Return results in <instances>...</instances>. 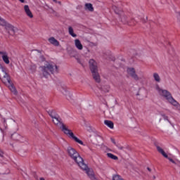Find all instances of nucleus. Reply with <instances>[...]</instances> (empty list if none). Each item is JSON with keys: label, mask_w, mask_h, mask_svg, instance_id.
<instances>
[{"label": "nucleus", "mask_w": 180, "mask_h": 180, "mask_svg": "<svg viewBox=\"0 0 180 180\" xmlns=\"http://www.w3.org/2000/svg\"><path fill=\"white\" fill-rule=\"evenodd\" d=\"M11 139L12 140H14V141H23V137L22 135L18 134V133H14L11 135Z\"/></svg>", "instance_id": "9d476101"}, {"label": "nucleus", "mask_w": 180, "mask_h": 180, "mask_svg": "<svg viewBox=\"0 0 180 180\" xmlns=\"http://www.w3.org/2000/svg\"><path fill=\"white\" fill-rule=\"evenodd\" d=\"M68 30L69 34H70V36H72V37H77V34L74 33V29H72V27H69Z\"/></svg>", "instance_id": "5701e85b"}, {"label": "nucleus", "mask_w": 180, "mask_h": 180, "mask_svg": "<svg viewBox=\"0 0 180 180\" xmlns=\"http://www.w3.org/2000/svg\"><path fill=\"white\" fill-rule=\"evenodd\" d=\"M0 79H1L4 84H11V77L8 73L4 74V75L0 76Z\"/></svg>", "instance_id": "1a4fd4ad"}, {"label": "nucleus", "mask_w": 180, "mask_h": 180, "mask_svg": "<svg viewBox=\"0 0 180 180\" xmlns=\"http://www.w3.org/2000/svg\"><path fill=\"white\" fill-rule=\"evenodd\" d=\"M30 70H32V72L36 71V65H34L31 66Z\"/></svg>", "instance_id": "c756f323"}, {"label": "nucleus", "mask_w": 180, "mask_h": 180, "mask_svg": "<svg viewBox=\"0 0 180 180\" xmlns=\"http://www.w3.org/2000/svg\"><path fill=\"white\" fill-rule=\"evenodd\" d=\"M116 146L120 149V150H123V146H120V144H117Z\"/></svg>", "instance_id": "2f4dec72"}, {"label": "nucleus", "mask_w": 180, "mask_h": 180, "mask_svg": "<svg viewBox=\"0 0 180 180\" xmlns=\"http://www.w3.org/2000/svg\"><path fill=\"white\" fill-rule=\"evenodd\" d=\"M83 169V171H86V174L88 175L91 180H98L96 179V177H95V173L94 172V170L88 168V166H86V169Z\"/></svg>", "instance_id": "0eeeda50"}, {"label": "nucleus", "mask_w": 180, "mask_h": 180, "mask_svg": "<svg viewBox=\"0 0 180 180\" xmlns=\"http://www.w3.org/2000/svg\"><path fill=\"white\" fill-rule=\"evenodd\" d=\"M89 67L91 71L92 77L96 82H101V75H99V72L98 70V63L94 59H90Z\"/></svg>", "instance_id": "39448f33"}, {"label": "nucleus", "mask_w": 180, "mask_h": 180, "mask_svg": "<svg viewBox=\"0 0 180 180\" xmlns=\"http://www.w3.org/2000/svg\"><path fill=\"white\" fill-rule=\"evenodd\" d=\"M49 41L53 46H59L60 44V42H58V41H57V39H56L54 37L49 38Z\"/></svg>", "instance_id": "6ab92c4d"}, {"label": "nucleus", "mask_w": 180, "mask_h": 180, "mask_svg": "<svg viewBox=\"0 0 180 180\" xmlns=\"http://www.w3.org/2000/svg\"><path fill=\"white\" fill-rule=\"evenodd\" d=\"M6 30H8V32L11 34H13L15 32H16L15 27L11 24H7V25H6Z\"/></svg>", "instance_id": "f8f14e48"}, {"label": "nucleus", "mask_w": 180, "mask_h": 180, "mask_svg": "<svg viewBox=\"0 0 180 180\" xmlns=\"http://www.w3.org/2000/svg\"><path fill=\"white\" fill-rule=\"evenodd\" d=\"M24 11L27 16H28V18H30V19H32L33 13L30 11V8H29L28 5L24 6Z\"/></svg>", "instance_id": "9b49d317"}, {"label": "nucleus", "mask_w": 180, "mask_h": 180, "mask_svg": "<svg viewBox=\"0 0 180 180\" xmlns=\"http://www.w3.org/2000/svg\"><path fill=\"white\" fill-rule=\"evenodd\" d=\"M60 91L63 95H70V91L65 86H61L60 88Z\"/></svg>", "instance_id": "2eb2a0df"}, {"label": "nucleus", "mask_w": 180, "mask_h": 180, "mask_svg": "<svg viewBox=\"0 0 180 180\" xmlns=\"http://www.w3.org/2000/svg\"><path fill=\"white\" fill-rule=\"evenodd\" d=\"M104 124L108 126V127H110V129H113V127H114L113 122H112L110 120H105Z\"/></svg>", "instance_id": "412c9836"}, {"label": "nucleus", "mask_w": 180, "mask_h": 180, "mask_svg": "<svg viewBox=\"0 0 180 180\" xmlns=\"http://www.w3.org/2000/svg\"><path fill=\"white\" fill-rule=\"evenodd\" d=\"M153 78L156 82H161V77H160L158 73H153Z\"/></svg>", "instance_id": "4be33fe9"}, {"label": "nucleus", "mask_w": 180, "mask_h": 180, "mask_svg": "<svg viewBox=\"0 0 180 180\" xmlns=\"http://www.w3.org/2000/svg\"><path fill=\"white\" fill-rule=\"evenodd\" d=\"M44 60H45L44 56H41L39 57V60L40 62H43V61H44Z\"/></svg>", "instance_id": "c85d7f7f"}, {"label": "nucleus", "mask_w": 180, "mask_h": 180, "mask_svg": "<svg viewBox=\"0 0 180 180\" xmlns=\"http://www.w3.org/2000/svg\"><path fill=\"white\" fill-rule=\"evenodd\" d=\"M85 11H89V12H94V6L91 3H86L84 5Z\"/></svg>", "instance_id": "4468645a"}, {"label": "nucleus", "mask_w": 180, "mask_h": 180, "mask_svg": "<svg viewBox=\"0 0 180 180\" xmlns=\"http://www.w3.org/2000/svg\"><path fill=\"white\" fill-rule=\"evenodd\" d=\"M22 4H25V0H19Z\"/></svg>", "instance_id": "f704fd0d"}, {"label": "nucleus", "mask_w": 180, "mask_h": 180, "mask_svg": "<svg viewBox=\"0 0 180 180\" xmlns=\"http://www.w3.org/2000/svg\"><path fill=\"white\" fill-rule=\"evenodd\" d=\"M107 156L108 157V158H111V160H115V161L119 160L117 156H116L112 153H107Z\"/></svg>", "instance_id": "b1692460"}, {"label": "nucleus", "mask_w": 180, "mask_h": 180, "mask_svg": "<svg viewBox=\"0 0 180 180\" xmlns=\"http://www.w3.org/2000/svg\"><path fill=\"white\" fill-rule=\"evenodd\" d=\"M153 179H155V176H153Z\"/></svg>", "instance_id": "ea45409f"}, {"label": "nucleus", "mask_w": 180, "mask_h": 180, "mask_svg": "<svg viewBox=\"0 0 180 180\" xmlns=\"http://www.w3.org/2000/svg\"><path fill=\"white\" fill-rule=\"evenodd\" d=\"M75 45L78 50H82V49H84V46H82V44H81V41H79V39L75 40Z\"/></svg>", "instance_id": "f3484780"}, {"label": "nucleus", "mask_w": 180, "mask_h": 180, "mask_svg": "<svg viewBox=\"0 0 180 180\" xmlns=\"http://www.w3.org/2000/svg\"><path fill=\"white\" fill-rule=\"evenodd\" d=\"M112 9L115 13H116V15H119V16H120L122 15V12H123L122 8H120L117 6H112Z\"/></svg>", "instance_id": "dca6fc26"}, {"label": "nucleus", "mask_w": 180, "mask_h": 180, "mask_svg": "<svg viewBox=\"0 0 180 180\" xmlns=\"http://www.w3.org/2000/svg\"><path fill=\"white\" fill-rule=\"evenodd\" d=\"M41 75L44 78H49L51 74L58 72V68L56 64L47 62L44 65L40 67Z\"/></svg>", "instance_id": "f03ea898"}, {"label": "nucleus", "mask_w": 180, "mask_h": 180, "mask_svg": "<svg viewBox=\"0 0 180 180\" xmlns=\"http://www.w3.org/2000/svg\"><path fill=\"white\" fill-rule=\"evenodd\" d=\"M10 89H11V92H13L14 94V95H18V91H16V89L15 87H13V86H11L10 87Z\"/></svg>", "instance_id": "bb28decb"}, {"label": "nucleus", "mask_w": 180, "mask_h": 180, "mask_svg": "<svg viewBox=\"0 0 180 180\" xmlns=\"http://www.w3.org/2000/svg\"><path fill=\"white\" fill-rule=\"evenodd\" d=\"M0 25H1V26H5V29L6 28V25H8V24L5 21V20H4L2 18H0Z\"/></svg>", "instance_id": "393cba45"}, {"label": "nucleus", "mask_w": 180, "mask_h": 180, "mask_svg": "<svg viewBox=\"0 0 180 180\" xmlns=\"http://www.w3.org/2000/svg\"><path fill=\"white\" fill-rule=\"evenodd\" d=\"M68 155L72 158V160H74L77 165L82 169H86V165L84 163V159H82L79 156V153L75 150L72 147L69 146L68 148Z\"/></svg>", "instance_id": "7ed1b4c3"}, {"label": "nucleus", "mask_w": 180, "mask_h": 180, "mask_svg": "<svg viewBox=\"0 0 180 180\" xmlns=\"http://www.w3.org/2000/svg\"><path fill=\"white\" fill-rule=\"evenodd\" d=\"M136 95H139V94L138 93Z\"/></svg>", "instance_id": "79ce46f5"}, {"label": "nucleus", "mask_w": 180, "mask_h": 180, "mask_svg": "<svg viewBox=\"0 0 180 180\" xmlns=\"http://www.w3.org/2000/svg\"><path fill=\"white\" fill-rule=\"evenodd\" d=\"M40 180H46V179H44V178L41 177V178H40Z\"/></svg>", "instance_id": "58836bf2"}, {"label": "nucleus", "mask_w": 180, "mask_h": 180, "mask_svg": "<svg viewBox=\"0 0 180 180\" xmlns=\"http://www.w3.org/2000/svg\"><path fill=\"white\" fill-rule=\"evenodd\" d=\"M57 4H59V5H61V1H58Z\"/></svg>", "instance_id": "4c0bfd02"}, {"label": "nucleus", "mask_w": 180, "mask_h": 180, "mask_svg": "<svg viewBox=\"0 0 180 180\" xmlns=\"http://www.w3.org/2000/svg\"><path fill=\"white\" fill-rule=\"evenodd\" d=\"M156 91L160 96H162L166 101H168L173 106H178V102L172 98V95L168 90L161 89L160 86L156 85Z\"/></svg>", "instance_id": "20e7f679"}, {"label": "nucleus", "mask_w": 180, "mask_h": 180, "mask_svg": "<svg viewBox=\"0 0 180 180\" xmlns=\"http://www.w3.org/2000/svg\"><path fill=\"white\" fill-rule=\"evenodd\" d=\"M49 115L53 119V123H54V124H56V126H57L58 127H60V129H61L62 131H63L65 134L72 139V140H75L76 143H78L82 146L84 145V142L79 140V139H78L77 136H75L74 133L71 130L68 129L67 127H65V124L63 123V120L61 119V117H60L59 115L56 114V112L53 111L49 112Z\"/></svg>", "instance_id": "f257e3e1"}, {"label": "nucleus", "mask_w": 180, "mask_h": 180, "mask_svg": "<svg viewBox=\"0 0 180 180\" xmlns=\"http://www.w3.org/2000/svg\"><path fill=\"white\" fill-rule=\"evenodd\" d=\"M110 89V86H109V85H103L101 87V90L102 91V92H103V94H106L109 92Z\"/></svg>", "instance_id": "aec40b11"}, {"label": "nucleus", "mask_w": 180, "mask_h": 180, "mask_svg": "<svg viewBox=\"0 0 180 180\" xmlns=\"http://www.w3.org/2000/svg\"><path fill=\"white\" fill-rule=\"evenodd\" d=\"M111 141L112 143H113V144H115V146H117V144H116V141H115L114 139H111Z\"/></svg>", "instance_id": "72a5a7b5"}, {"label": "nucleus", "mask_w": 180, "mask_h": 180, "mask_svg": "<svg viewBox=\"0 0 180 180\" xmlns=\"http://www.w3.org/2000/svg\"><path fill=\"white\" fill-rule=\"evenodd\" d=\"M161 116L163 117V119L165 120H167V122H169V123H171V121H169V120H168V116L165 115V114H162Z\"/></svg>", "instance_id": "cd10ccee"}, {"label": "nucleus", "mask_w": 180, "mask_h": 180, "mask_svg": "<svg viewBox=\"0 0 180 180\" xmlns=\"http://www.w3.org/2000/svg\"><path fill=\"white\" fill-rule=\"evenodd\" d=\"M128 75H130L135 81H139L140 77L136 74V70L134 68H128L127 70Z\"/></svg>", "instance_id": "423d86ee"}, {"label": "nucleus", "mask_w": 180, "mask_h": 180, "mask_svg": "<svg viewBox=\"0 0 180 180\" xmlns=\"http://www.w3.org/2000/svg\"><path fill=\"white\" fill-rule=\"evenodd\" d=\"M7 73H8V69H6V67L3 66L2 65H0V77Z\"/></svg>", "instance_id": "a211bd4d"}, {"label": "nucleus", "mask_w": 180, "mask_h": 180, "mask_svg": "<svg viewBox=\"0 0 180 180\" xmlns=\"http://www.w3.org/2000/svg\"><path fill=\"white\" fill-rule=\"evenodd\" d=\"M2 56V60L4 61L5 64H9V57L8 56V53L6 51H3V53H0Z\"/></svg>", "instance_id": "ddd939ff"}, {"label": "nucleus", "mask_w": 180, "mask_h": 180, "mask_svg": "<svg viewBox=\"0 0 180 180\" xmlns=\"http://www.w3.org/2000/svg\"><path fill=\"white\" fill-rule=\"evenodd\" d=\"M156 148H157V150L158 151V153L162 154V155H163V157H165V158H168L170 160V162H172V164H175V161H174V160H172V158L168 157V155H167V153H165V151H164L163 148H162L159 146H156Z\"/></svg>", "instance_id": "6e6552de"}, {"label": "nucleus", "mask_w": 180, "mask_h": 180, "mask_svg": "<svg viewBox=\"0 0 180 180\" xmlns=\"http://www.w3.org/2000/svg\"><path fill=\"white\" fill-rule=\"evenodd\" d=\"M6 122V120L4 119V127L6 129L8 127V124H6L5 122Z\"/></svg>", "instance_id": "473e14b6"}, {"label": "nucleus", "mask_w": 180, "mask_h": 180, "mask_svg": "<svg viewBox=\"0 0 180 180\" xmlns=\"http://www.w3.org/2000/svg\"><path fill=\"white\" fill-rule=\"evenodd\" d=\"M148 171H149V172H151V169L150 167H147Z\"/></svg>", "instance_id": "c9c22d12"}, {"label": "nucleus", "mask_w": 180, "mask_h": 180, "mask_svg": "<svg viewBox=\"0 0 180 180\" xmlns=\"http://www.w3.org/2000/svg\"><path fill=\"white\" fill-rule=\"evenodd\" d=\"M135 57H136V58H140V57H141V53H136Z\"/></svg>", "instance_id": "7c9ffc66"}, {"label": "nucleus", "mask_w": 180, "mask_h": 180, "mask_svg": "<svg viewBox=\"0 0 180 180\" xmlns=\"http://www.w3.org/2000/svg\"><path fill=\"white\" fill-rule=\"evenodd\" d=\"M1 53H4V51H0V54H1Z\"/></svg>", "instance_id": "a19ab883"}, {"label": "nucleus", "mask_w": 180, "mask_h": 180, "mask_svg": "<svg viewBox=\"0 0 180 180\" xmlns=\"http://www.w3.org/2000/svg\"><path fill=\"white\" fill-rule=\"evenodd\" d=\"M53 2H55V4H57V2H58L57 0H53Z\"/></svg>", "instance_id": "e433bc0d"}, {"label": "nucleus", "mask_w": 180, "mask_h": 180, "mask_svg": "<svg viewBox=\"0 0 180 180\" xmlns=\"http://www.w3.org/2000/svg\"><path fill=\"white\" fill-rule=\"evenodd\" d=\"M160 122H161V119L160 120Z\"/></svg>", "instance_id": "37998d69"}, {"label": "nucleus", "mask_w": 180, "mask_h": 180, "mask_svg": "<svg viewBox=\"0 0 180 180\" xmlns=\"http://www.w3.org/2000/svg\"><path fill=\"white\" fill-rule=\"evenodd\" d=\"M112 180H123L119 174H115L112 176Z\"/></svg>", "instance_id": "a878e982"}]
</instances>
